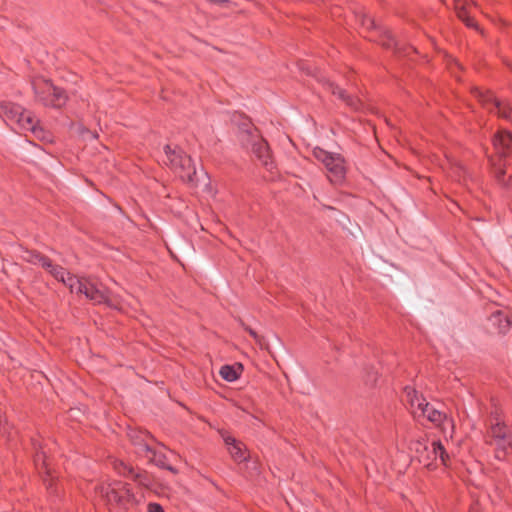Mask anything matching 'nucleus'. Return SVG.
Wrapping results in <instances>:
<instances>
[{
	"instance_id": "nucleus-26",
	"label": "nucleus",
	"mask_w": 512,
	"mask_h": 512,
	"mask_svg": "<svg viewBox=\"0 0 512 512\" xmlns=\"http://www.w3.org/2000/svg\"><path fill=\"white\" fill-rule=\"evenodd\" d=\"M376 41V39H374ZM377 41L386 49H395V51L399 52L398 43L393 38V36L389 32H384L380 35V38Z\"/></svg>"
},
{
	"instance_id": "nucleus-19",
	"label": "nucleus",
	"mask_w": 512,
	"mask_h": 512,
	"mask_svg": "<svg viewBox=\"0 0 512 512\" xmlns=\"http://www.w3.org/2000/svg\"><path fill=\"white\" fill-rule=\"evenodd\" d=\"M326 87L328 91H330L333 95L337 96L339 99L344 101L347 106L352 108L353 110H360L363 106L361 100L357 97L348 95L343 89L339 88L332 82H327Z\"/></svg>"
},
{
	"instance_id": "nucleus-3",
	"label": "nucleus",
	"mask_w": 512,
	"mask_h": 512,
	"mask_svg": "<svg viewBox=\"0 0 512 512\" xmlns=\"http://www.w3.org/2000/svg\"><path fill=\"white\" fill-rule=\"evenodd\" d=\"M240 141L242 145L251 151L260 164L271 171L274 162L268 143L262 138L258 130L249 122L242 123L240 127Z\"/></svg>"
},
{
	"instance_id": "nucleus-28",
	"label": "nucleus",
	"mask_w": 512,
	"mask_h": 512,
	"mask_svg": "<svg viewBox=\"0 0 512 512\" xmlns=\"http://www.w3.org/2000/svg\"><path fill=\"white\" fill-rule=\"evenodd\" d=\"M360 22H361V25L367 29H372V28H375V22H374V19L371 18L370 16L362 13L360 14Z\"/></svg>"
},
{
	"instance_id": "nucleus-30",
	"label": "nucleus",
	"mask_w": 512,
	"mask_h": 512,
	"mask_svg": "<svg viewBox=\"0 0 512 512\" xmlns=\"http://www.w3.org/2000/svg\"><path fill=\"white\" fill-rule=\"evenodd\" d=\"M148 512H164L161 505L157 503H150L148 505Z\"/></svg>"
},
{
	"instance_id": "nucleus-12",
	"label": "nucleus",
	"mask_w": 512,
	"mask_h": 512,
	"mask_svg": "<svg viewBox=\"0 0 512 512\" xmlns=\"http://www.w3.org/2000/svg\"><path fill=\"white\" fill-rule=\"evenodd\" d=\"M114 468L119 474L127 477L130 476L140 486L148 490H153L155 487V482L152 476L146 471L136 473L132 467L128 466L122 461L116 462Z\"/></svg>"
},
{
	"instance_id": "nucleus-17",
	"label": "nucleus",
	"mask_w": 512,
	"mask_h": 512,
	"mask_svg": "<svg viewBox=\"0 0 512 512\" xmlns=\"http://www.w3.org/2000/svg\"><path fill=\"white\" fill-rule=\"evenodd\" d=\"M223 440L228 446V451L234 461L241 463L248 459L249 454L245 445L230 435H224Z\"/></svg>"
},
{
	"instance_id": "nucleus-25",
	"label": "nucleus",
	"mask_w": 512,
	"mask_h": 512,
	"mask_svg": "<svg viewBox=\"0 0 512 512\" xmlns=\"http://www.w3.org/2000/svg\"><path fill=\"white\" fill-rule=\"evenodd\" d=\"M454 3L458 18L461 21H463L468 27H476L474 19L468 15L463 0H454Z\"/></svg>"
},
{
	"instance_id": "nucleus-29",
	"label": "nucleus",
	"mask_w": 512,
	"mask_h": 512,
	"mask_svg": "<svg viewBox=\"0 0 512 512\" xmlns=\"http://www.w3.org/2000/svg\"><path fill=\"white\" fill-rule=\"evenodd\" d=\"M241 325L244 327V329L254 338L255 342L259 345V346H263V342H264V338L259 336L257 334V332L255 330H253L252 328H250L249 326H246L242 321H241Z\"/></svg>"
},
{
	"instance_id": "nucleus-6",
	"label": "nucleus",
	"mask_w": 512,
	"mask_h": 512,
	"mask_svg": "<svg viewBox=\"0 0 512 512\" xmlns=\"http://www.w3.org/2000/svg\"><path fill=\"white\" fill-rule=\"evenodd\" d=\"M165 159L163 162L184 182H193L196 169L188 156L178 146L166 145L164 147Z\"/></svg>"
},
{
	"instance_id": "nucleus-13",
	"label": "nucleus",
	"mask_w": 512,
	"mask_h": 512,
	"mask_svg": "<svg viewBox=\"0 0 512 512\" xmlns=\"http://www.w3.org/2000/svg\"><path fill=\"white\" fill-rule=\"evenodd\" d=\"M416 417H426L436 427L441 428L443 432H445L446 424H449L452 430L454 429L453 421L448 418L447 414L436 409L428 402L421 408Z\"/></svg>"
},
{
	"instance_id": "nucleus-31",
	"label": "nucleus",
	"mask_w": 512,
	"mask_h": 512,
	"mask_svg": "<svg viewBox=\"0 0 512 512\" xmlns=\"http://www.w3.org/2000/svg\"><path fill=\"white\" fill-rule=\"evenodd\" d=\"M470 512H479V509L478 507H472Z\"/></svg>"
},
{
	"instance_id": "nucleus-8",
	"label": "nucleus",
	"mask_w": 512,
	"mask_h": 512,
	"mask_svg": "<svg viewBox=\"0 0 512 512\" xmlns=\"http://www.w3.org/2000/svg\"><path fill=\"white\" fill-rule=\"evenodd\" d=\"M36 98L45 106L60 108L68 100V95L60 87L55 86L50 80L36 78L32 82Z\"/></svg>"
},
{
	"instance_id": "nucleus-9",
	"label": "nucleus",
	"mask_w": 512,
	"mask_h": 512,
	"mask_svg": "<svg viewBox=\"0 0 512 512\" xmlns=\"http://www.w3.org/2000/svg\"><path fill=\"white\" fill-rule=\"evenodd\" d=\"M472 94L478 102L489 112H495L499 117L511 120L512 110L508 103L496 99L492 92L478 87L472 89Z\"/></svg>"
},
{
	"instance_id": "nucleus-4",
	"label": "nucleus",
	"mask_w": 512,
	"mask_h": 512,
	"mask_svg": "<svg viewBox=\"0 0 512 512\" xmlns=\"http://www.w3.org/2000/svg\"><path fill=\"white\" fill-rule=\"evenodd\" d=\"M485 442L494 448V455L498 460H504L512 453V431L499 417L491 421Z\"/></svg>"
},
{
	"instance_id": "nucleus-10",
	"label": "nucleus",
	"mask_w": 512,
	"mask_h": 512,
	"mask_svg": "<svg viewBox=\"0 0 512 512\" xmlns=\"http://www.w3.org/2000/svg\"><path fill=\"white\" fill-rule=\"evenodd\" d=\"M21 257L28 263L41 265L57 281L64 280V276L67 274L65 268L54 264L47 256L38 251L25 249Z\"/></svg>"
},
{
	"instance_id": "nucleus-16",
	"label": "nucleus",
	"mask_w": 512,
	"mask_h": 512,
	"mask_svg": "<svg viewBox=\"0 0 512 512\" xmlns=\"http://www.w3.org/2000/svg\"><path fill=\"white\" fill-rule=\"evenodd\" d=\"M129 438L136 447L138 454L148 456V452L152 451L154 439L148 432L133 430L129 433Z\"/></svg>"
},
{
	"instance_id": "nucleus-24",
	"label": "nucleus",
	"mask_w": 512,
	"mask_h": 512,
	"mask_svg": "<svg viewBox=\"0 0 512 512\" xmlns=\"http://www.w3.org/2000/svg\"><path fill=\"white\" fill-rule=\"evenodd\" d=\"M145 457L148 458L151 462H153L157 466L165 468L174 474H176L178 472L174 467L166 464L165 454L156 451L153 447H152V451L148 452V456H145Z\"/></svg>"
},
{
	"instance_id": "nucleus-22",
	"label": "nucleus",
	"mask_w": 512,
	"mask_h": 512,
	"mask_svg": "<svg viewBox=\"0 0 512 512\" xmlns=\"http://www.w3.org/2000/svg\"><path fill=\"white\" fill-rule=\"evenodd\" d=\"M490 324L495 327L498 333L504 334L506 333L511 326V321L508 315L504 314L501 311H496L489 318Z\"/></svg>"
},
{
	"instance_id": "nucleus-15",
	"label": "nucleus",
	"mask_w": 512,
	"mask_h": 512,
	"mask_svg": "<svg viewBox=\"0 0 512 512\" xmlns=\"http://www.w3.org/2000/svg\"><path fill=\"white\" fill-rule=\"evenodd\" d=\"M440 459L441 463L445 466L449 465V455L445 448L439 441H433L430 445L428 444V452L425 453L424 459H421L426 467H430L433 461Z\"/></svg>"
},
{
	"instance_id": "nucleus-14",
	"label": "nucleus",
	"mask_w": 512,
	"mask_h": 512,
	"mask_svg": "<svg viewBox=\"0 0 512 512\" xmlns=\"http://www.w3.org/2000/svg\"><path fill=\"white\" fill-rule=\"evenodd\" d=\"M446 159L447 167L443 168L447 170L448 176L459 184L467 185L468 180H472V176L467 169L455 158L446 156Z\"/></svg>"
},
{
	"instance_id": "nucleus-5",
	"label": "nucleus",
	"mask_w": 512,
	"mask_h": 512,
	"mask_svg": "<svg viewBox=\"0 0 512 512\" xmlns=\"http://www.w3.org/2000/svg\"><path fill=\"white\" fill-rule=\"evenodd\" d=\"M95 491L109 506L128 509L135 503V496L129 484L121 481L101 484L95 488Z\"/></svg>"
},
{
	"instance_id": "nucleus-23",
	"label": "nucleus",
	"mask_w": 512,
	"mask_h": 512,
	"mask_svg": "<svg viewBox=\"0 0 512 512\" xmlns=\"http://www.w3.org/2000/svg\"><path fill=\"white\" fill-rule=\"evenodd\" d=\"M243 371V366L240 363H237L235 365H224L220 369V375L221 377L228 381L233 382L239 378Z\"/></svg>"
},
{
	"instance_id": "nucleus-11",
	"label": "nucleus",
	"mask_w": 512,
	"mask_h": 512,
	"mask_svg": "<svg viewBox=\"0 0 512 512\" xmlns=\"http://www.w3.org/2000/svg\"><path fill=\"white\" fill-rule=\"evenodd\" d=\"M27 114L32 113L25 110L18 104L11 102L0 103V115H2L6 119V121L16 124L18 129L20 130L24 129L23 124H26L25 116Z\"/></svg>"
},
{
	"instance_id": "nucleus-7",
	"label": "nucleus",
	"mask_w": 512,
	"mask_h": 512,
	"mask_svg": "<svg viewBox=\"0 0 512 512\" xmlns=\"http://www.w3.org/2000/svg\"><path fill=\"white\" fill-rule=\"evenodd\" d=\"M313 156L323 163L327 176L332 184H342L346 178L347 167L344 157L338 153H330L322 148L313 149Z\"/></svg>"
},
{
	"instance_id": "nucleus-2",
	"label": "nucleus",
	"mask_w": 512,
	"mask_h": 512,
	"mask_svg": "<svg viewBox=\"0 0 512 512\" xmlns=\"http://www.w3.org/2000/svg\"><path fill=\"white\" fill-rule=\"evenodd\" d=\"M493 146L497 153L495 157L490 158L493 174L500 185L512 188V173L505 178L506 162L502 159L512 153V134L506 130L499 131L494 136Z\"/></svg>"
},
{
	"instance_id": "nucleus-1",
	"label": "nucleus",
	"mask_w": 512,
	"mask_h": 512,
	"mask_svg": "<svg viewBox=\"0 0 512 512\" xmlns=\"http://www.w3.org/2000/svg\"><path fill=\"white\" fill-rule=\"evenodd\" d=\"M60 282L65 284L72 293L84 294L86 298L93 301L95 304L103 303L111 308L120 309L119 301L110 296L109 290L97 284L92 279L79 278L67 271L64 280H60Z\"/></svg>"
},
{
	"instance_id": "nucleus-18",
	"label": "nucleus",
	"mask_w": 512,
	"mask_h": 512,
	"mask_svg": "<svg viewBox=\"0 0 512 512\" xmlns=\"http://www.w3.org/2000/svg\"><path fill=\"white\" fill-rule=\"evenodd\" d=\"M25 121L26 124H23V131H30L35 136V138H37L40 141H52L51 134L48 131L44 130L41 126H39L38 120L35 118L33 114H27L25 116Z\"/></svg>"
},
{
	"instance_id": "nucleus-21",
	"label": "nucleus",
	"mask_w": 512,
	"mask_h": 512,
	"mask_svg": "<svg viewBox=\"0 0 512 512\" xmlns=\"http://www.w3.org/2000/svg\"><path fill=\"white\" fill-rule=\"evenodd\" d=\"M35 465L41 471L42 469L45 471L47 478H44V482L47 485V489H52V481L53 477L51 474L50 463L44 451L37 452L34 459Z\"/></svg>"
},
{
	"instance_id": "nucleus-20",
	"label": "nucleus",
	"mask_w": 512,
	"mask_h": 512,
	"mask_svg": "<svg viewBox=\"0 0 512 512\" xmlns=\"http://www.w3.org/2000/svg\"><path fill=\"white\" fill-rule=\"evenodd\" d=\"M404 399L410 406L411 412L414 416H417L421 408L427 403L426 399L411 387H406L404 389Z\"/></svg>"
},
{
	"instance_id": "nucleus-27",
	"label": "nucleus",
	"mask_w": 512,
	"mask_h": 512,
	"mask_svg": "<svg viewBox=\"0 0 512 512\" xmlns=\"http://www.w3.org/2000/svg\"><path fill=\"white\" fill-rule=\"evenodd\" d=\"M412 449L417 454L419 462L424 459L425 453L428 452V442L425 439L417 440L412 444Z\"/></svg>"
}]
</instances>
